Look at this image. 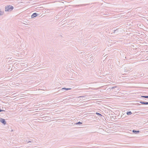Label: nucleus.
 Returning a JSON list of instances; mask_svg holds the SVG:
<instances>
[{"label":"nucleus","instance_id":"nucleus-1","mask_svg":"<svg viewBox=\"0 0 148 148\" xmlns=\"http://www.w3.org/2000/svg\"><path fill=\"white\" fill-rule=\"evenodd\" d=\"M13 8V6L9 5L5 7V11L10 12L12 11Z\"/></svg>","mask_w":148,"mask_h":148},{"label":"nucleus","instance_id":"nucleus-2","mask_svg":"<svg viewBox=\"0 0 148 148\" xmlns=\"http://www.w3.org/2000/svg\"><path fill=\"white\" fill-rule=\"evenodd\" d=\"M131 69V68H130L129 66L125 67L124 68V72H125V73L127 74L128 73H129Z\"/></svg>","mask_w":148,"mask_h":148},{"label":"nucleus","instance_id":"nucleus-3","mask_svg":"<svg viewBox=\"0 0 148 148\" xmlns=\"http://www.w3.org/2000/svg\"><path fill=\"white\" fill-rule=\"evenodd\" d=\"M0 122L4 125H5L6 123L5 120L4 119H3L1 118H0Z\"/></svg>","mask_w":148,"mask_h":148},{"label":"nucleus","instance_id":"nucleus-4","mask_svg":"<svg viewBox=\"0 0 148 148\" xmlns=\"http://www.w3.org/2000/svg\"><path fill=\"white\" fill-rule=\"evenodd\" d=\"M112 89H113L114 90L115 92H117L119 90V88L117 87H113L112 88Z\"/></svg>","mask_w":148,"mask_h":148},{"label":"nucleus","instance_id":"nucleus-5","mask_svg":"<svg viewBox=\"0 0 148 148\" xmlns=\"http://www.w3.org/2000/svg\"><path fill=\"white\" fill-rule=\"evenodd\" d=\"M38 15V14L36 13H33L32 15L31 16L32 18H33L34 17H35L37 16Z\"/></svg>","mask_w":148,"mask_h":148},{"label":"nucleus","instance_id":"nucleus-6","mask_svg":"<svg viewBox=\"0 0 148 148\" xmlns=\"http://www.w3.org/2000/svg\"><path fill=\"white\" fill-rule=\"evenodd\" d=\"M139 103L142 104H144V105H148V102L140 101H139Z\"/></svg>","mask_w":148,"mask_h":148},{"label":"nucleus","instance_id":"nucleus-7","mask_svg":"<svg viewBox=\"0 0 148 148\" xmlns=\"http://www.w3.org/2000/svg\"><path fill=\"white\" fill-rule=\"evenodd\" d=\"M140 132V131L139 130L136 131L134 130H132V132L135 134H138Z\"/></svg>","mask_w":148,"mask_h":148},{"label":"nucleus","instance_id":"nucleus-8","mask_svg":"<svg viewBox=\"0 0 148 148\" xmlns=\"http://www.w3.org/2000/svg\"><path fill=\"white\" fill-rule=\"evenodd\" d=\"M132 112L131 111H128L127 112H126V114L127 115H130L132 114Z\"/></svg>","mask_w":148,"mask_h":148},{"label":"nucleus","instance_id":"nucleus-9","mask_svg":"<svg viewBox=\"0 0 148 148\" xmlns=\"http://www.w3.org/2000/svg\"><path fill=\"white\" fill-rule=\"evenodd\" d=\"M96 114L98 115H99L100 117H101L102 116L104 117L100 113H98V112H96Z\"/></svg>","mask_w":148,"mask_h":148},{"label":"nucleus","instance_id":"nucleus-10","mask_svg":"<svg viewBox=\"0 0 148 148\" xmlns=\"http://www.w3.org/2000/svg\"><path fill=\"white\" fill-rule=\"evenodd\" d=\"M4 12L0 10V16L3 15V14Z\"/></svg>","mask_w":148,"mask_h":148},{"label":"nucleus","instance_id":"nucleus-11","mask_svg":"<svg viewBox=\"0 0 148 148\" xmlns=\"http://www.w3.org/2000/svg\"><path fill=\"white\" fill-rule=\"evenodd\" d=\"M82 124V123L80 121H79L78 122H77V123H76V125H77V124Z\"/></svg>","mask_w":148,"mask_h":148},{"label":"nucleus","instance_id":"nucleus-12","mask_svg":"<svg viewBox=\"0 0 148 148\" xmlns=\"http://www.w3.org/2000/svg\"><path fill=\"white\" fill-rule=\"evenodd\" d=\"M61 90L62 91H64L65 90V88H62L61 89Z\"/></svg>","mask_w":148,"mask_h":148},{"label":"nucleus","instance_id":"nucleus-13","mask_svg":"<svg viewBox=\"0 0 148 148\" xmlns=\"http://www.w3.org/2000/svg\"><path fill=\"white\" fill-rule=\"evenodd\" d=\"M142 97H144L146 98H148V96H141Z\"/></svg>","mask_w":148,"mask_h":148},{"label":"nucleus","instance_id":"nucleus-14","mask_svg":"<svg viewBox=\"0 0 148 148\" xmlns=\"http://www.w3.org/2000/svg\"><path fill=\"white\" fill-rule=\"evenodd\" d=\"M65 90H69L71 89V88H65Z\"/></svg>","mask_w":148,"mask_h":148},{"label":"nucleus","instance_id":"nucleus-15","mask_svg":"<svg viewBox=\"0 0 148 148\" xmlns=\"http://www.w3.org/2000/svg\"><path fill=\"white\" fill-rule=\"evenodd\" d=\"M117 31V29H116V30H115L114 31V33H116V32Z\"/></svg>","mask_w":148,"mask_h":148},{"label":"nucleus","instance_id":"nucleus-16","mask_svg":"<svg viewBox=\"0 0 148 148\" xmlns=\"http://www.w3.org/2000/svg\"><path fill=\"white\" fill-rule=\"evenodd\" d=\"M5 111L4 110H1V109H0V112H2V111Z\"/></svg>","mask_w":148,"mask_h":148},{"label":"nucleus","instance_id":"nucleus-17","mask_svg":"<svg viewBox=\"0 0 148 148\" xmlns=\"http://www.w3.org/2000/svg\"><path fill=\"white\" fill-rule=\"evenodd\" d=\"M85 96H81L79 97L81 98V97H84Z\"/></svg>","mask_w":148,"mask_h":148},{"label":"nucleus","instance_id":"nucleus-18","mask_svg":"<svg viewBox=\"0 0 148 148\" xmlns=\"http://www.w3.org/2000/svg\"><path fill=\"white\" fill-rule=\"evenodd\" d=\"M31 141H29L28 142V143H31Z\"/></svg>","mask_w":148,"mask_h":148}]
</instances>
